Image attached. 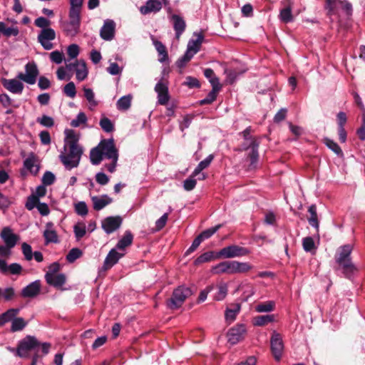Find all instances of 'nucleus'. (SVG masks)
<instances>
[{
  "instance_id": "f257e3e1",
  "label": "nucleus",
  "mask_w": 365,
  "mask_h": 365,
  "mask_svg": "<svg viewBox=\"0 0 365 365\" xmlns=\"http://www.w3.org/2000/svg\"><path fill=\"white\" fill-rule=\"evenodd\" d=\"M353 250L351 245H344L338 248L334 256L336 271H340L344 277L351 279L358 272V269L351 260Z\"/></svg>"
},
{
  "instance_id": "f03ea898",
  "label": "nucleus",
  "mask_w": 365,
  "mask_h": 365,
  "mask_svg": "<svg viewBox=\"0 0 365 365\" xmlns=\"http://www.w3.org/2000/svg\"><path fill=\"white\" fill-rule=\"evenodd\" d=\"M252 269L248 262L237 261H224L212 267L211 272L215 274L245 273Z\"/></svg>"
},
{
  "instance_id": "7ed1b4c3",
  "label": "nucleus",
  "mask_w": 365,
  "mask_h": 365,
  "mask_svg": "<svg viewBox=\"0 0 365 365\" xmlns=\"http://www.w3.org/2000/svg\"><path fill=\"white\" fill-rule=\"evenodd\" d=\"M67 147L68 148L67 153H62L59 158L66 169L71 170L78 166L83 150L80 146H76L73 144Z\"/></svg>"
},
{
  "instance_id": "20e7f679",
  "label": "nucleus",
  "mask_w": 365,
  "mask_h": 365,
  "mask_svg": "<svg viewBox=\"0 0 365 365\" xmlns=\"http://www.w3.org/2000/svg\"><path fill=\"white\" fill-rule=\"evenodd\" d=\"M68 21L61 23V29L66 36L74 37L80 31L81 13L69 11Z\"/></svg>"
},
{
  "instance_id": "39448f33",
  "label": "nucleus",
  "mask_w": 365,
  "mask_h": 365,
  "mask_svg": "<svg viewBox=\"0 0 365 365\" xmlns=\"http://www.w3.org/2000/svg\"><path fill=\"white\" fill-rule=\"evenodd\" d=\"M192 294L190 288L185 286H179L173 292L171 297L166 301V305L170 309H177L180 308L185 299Z\"/></svg>"
},
{
  "instance_id": "423d86ee",
  "label": "nucleus",
  "mask_w": 365,
  "mask_h": 365,
  "mask_svg": "<svg viewBox=\"0 0 365 365\" xmlns=\"http://www.w3.org/2000/svg\"><path fill=\"white\" fill-rule=\"evenodd\" d=\"M40 346V342L33 336L28 335L21 339L16 349V355L21 358L29 356V351L36 350Z\"/></svg>"
},
{
  "instance_id": "0eeeda50",
  "label": "nucleus",
  "mask_w": 365,
  "mask_h": 365,
  "mask_svg": "<svg viewBox=\"0 0 365 365\" xmlns=\"http://www.w3.org/2000/svg\"><path fill=\"white\" fill-rule=\"evenodd\" d=\"M250 250L244 247L236 245L227 246L221 249L216 254V259L219 258H234L238 257L246 256L250 254Z\"/></svg>"
},
{
  "instance_id": "6e6552de",
  "label": "nucleus",
  "mask_w": 365,
  "mask_h": 365,
  "mask_svg": "<svg viewBox=\"0 0 365 365\" xmlns=\"http://www.w3.org/2000/svg\"><path fill=\"white\" fill-rule=\"evenodd\" d=\"M25 71L26 73H19L17 75V78L30 85L34 84L39 74L36 64L34 62L26 63Z\"/></svg>"
},
{
  "instance_id": "1a4fd4ad",
  "label": "nucleus",
  "mask_w": 365,
  "mask_h": 365,
  "mask_svg": "<svg viewBox=\"0 0 365 365\" xmlns=\"http://www.w3.org/2000/svg\"><path fill=\"white\" fill-rule=\"evenodd\" d=\"M98 146L102 152L103 157L108 159L118 160V153L115 148L113 139H104L102 140Z\"/></svg>"
},
{
  "instance_id": "9d476101",
  "label": "nucleus",
  "mask_w": 365,
  "mask_h": 365,
  "mask_svg": "<svg viewBox=\"0 0 365 365\" xmlns=\"http://www.w3.org/2000/svg\"><path fill=\"white\" fill-rule=\"evenodd\" d=\"M56 38V32L51 29H41L38 35V42L45 50H51L53 48V43L51 41Z\"/></svg>"
},
{
  "instance_id": "9b49d317",
  "label": "nucleus",
  "mask_w": 365,
  "mask_h": 365,
  "mask_svg": "<svg viewBox=\"0 0 365 365\" xmlns=\"http://www.w3.org/2000/svg\"><path fill=\"white\" fill-rule=\"evenodd\" d=\"M247 334V329L245 324H237L231 328L227 332L228 342L235 345L242 341Z\"/></svg>"
},
{
  "instance_id": "f8f14e48",
  "label": "nucleus",
  "mask_w": 365,
  "mask_h": 365,
  "mask_svg": "<svg viewBox=\"0 0 365 365\" xmlns=\"http://www.w3.org/2000/svg\"><path fill=\"white\" fill-rule=\"evenodd\" d=\"M270 345L272 353L277 361H279L282 357V351L284 349L283 341L281 335L274 331L272 333Z\"/></svg>"
},
{
  "instance_id": "ddd939ff",
  "label": "nucleus",
  "mask_w": 365,
  "mask_h": 365,
  "mask_svg": "<svg viewBox=\"0 0 365 365\" xmlns=\"http://www.w3.org/2000/svg\"><path fill=\"white\" fill-rule=\"evenodd\" d=\"M123 222L120 216H110L102 221V228L107 234H110L120 228Z\"/></svg>"
},
{
  "instance_id": "4468645a",
  "label": "nucleus",
  "mask_w": 365,
  "mask_h": 365,
  "mask_svg": "<svg viewBox=\"0 0 365 365\" xmlns=\"http://www.w3.org/2000/svg\"><path fill=\"white\" fill-rule=\"evenodd\" d=\"M117 250L118 249L116 248H113L110 250L104 260L101 268L102 270L107 271L110 269L125 255V253L124 252H118Z\"/></svg>"
},
{
  "instance_id": "2eb2a0df",
  "label": "nucleus",
  "mask_w": 365,
  "mask_h": 365,
  "mask_svg": "<svg viewBox=\"0 0 365 365\" xmlns=\"http://www.w3.org/2000/svg\"><path fill=\"white\" fill-rule=\"evenodd\" d=\"M115 24L113 20L107 19L100 31L101 37L105 41H111L115 36Z\"/></svg>"
},
{
  "instance_id": "dca6fc26",
  "label": "nucleus",
  "mask_w": 365,
  "mask_h": 365,
  "mask_svg": "<svg viewBox=\"0 0 365 365\" xmlns=\"http://www.w3.org/2000/svg\"><path fill=\"white\" fill-rule=\"evenodd\" d=\"M41 282L36 280L22 289L21 295L24 298H34L38 296L41 292Z\"/></svg>"
},
{
  "instance_id": "f3484780",
  "label": "nucleus",
  "mask_w": 365,
  "mask_h": 365,
  "mask_svg": "<svg viewBox=\"0 0 365 365\" xmlns=\"http://www.w3.org/2000/svg\"><path fill=\"white\" fill-rule=\"evenodd\" d=\"M66 67L68 69L75 68L76 78L79 81H83L88 76V70L84 61H76L74 63L67 64Z\"/></svg>"
},
{
  "instance_id": "a211bd4d",
  "label": "nucleus",
  "mask_w": 365,
  "mask_h": 365,
  "mask_svg": "<svg viewBox=\"0 0 365 365\" xmlns=\"http://www.w3.org/2000/svg\"><path fill=\"white\" fill-rule=\"evenodd\" d=\"M170 19L173 22V29L175 31V38L179 39L185 30V21L182 17L177 14H172Z\"/></svg>"
},
{
  "instance_id": "6ab92c4d",
  "label": "nucleus",
  "mask_w": 365,
  "mask_h": 365,
  "mask_svg": "<svg viewBox=\"0 0 365 365\" xmlns=\"http://www.w3.org/2000/svg\"><path fill=\"white\" fill-rule=\"evenodd\" d=\"M43 237L45 239V244L58 243V237L56 231L54 229V225L51 222L46 224V229L43 232Z\"/></svg>"
},
{
  "instance_id": "aec40b11",
  "label": "nucleus",
  "mask_w": 365,
  "mask_h": 365,
  "mask_svg": "<svg viewBox=\"0 0 365 365\" xmlns=\"http://www.w3.org/2000/svg\"><path fill=\"white\" fill-rule=\"evenodd\" d=\"M46 283L56 289H61L63 285L66 282V276L63 273H59L50 276L49 274L45 276Z\"/></svg>"
},
{
  "instance_id": "412c9836",
  "label": "nucleus",
  "mask_w": 365,
  "mask_h": 365,
  "mask_svg": "<svg viewBox=\"0 0 365 365\" xmlns=\"http://www.w3.org/2000/svg\"><path fill=\"white\" fill-rule=\"evenodd\" d=\"M162 9V3L159 0H148L145 4L140 6V11L146 15L150 13H157Z\"/></svg>"
},
{
  "instance_id": "4be33fe9",
  "label": "nucleus",
  "mask_w": 365,
  "mask_h": 365,
  "mask_svg": "<svg viewBox=\"0 0 365 365\" xmlns=\"http://www.w3.org/2000/svg\"><path fill=\"white\" fill-rule=\"evenodd\" d=\"M1 237L3 239L6 245L12 248L16 245L19 240L18 235L13 233L11 229L9 227H6L2 230Z\"/></svg>"
},
{
  "instance_id": "5701e85b",
  "label": "nucleus",
  "mask_w": 365,
  "mask_h": 365,
  "mask_svg": "<svg viewBox=\"0 0 365 365\" xmlns=\"http://www.w3.org/2000/svg\"><path fill=\"white\" fill-rule=\"evenodd\" d=\"M22 271V267L18 263H12L7 265L4 259H0V272L3 274L9 272L11 274H20Z\"/></svg>"
},
{
  "instance_id": "b1692460",
  "label": "nucleus",
  "mask_w": 365,
  "mask_h": 365,
  "mask_svg": "<svg viewBox=\"0 0 365 365\" xmlns=\"http://www.w3.org/2000/svg\"><path fill=\"white\" fill-rule=\"evenodd\" d=\"M283 4L285 7L280 11L279 17L282 22L287 24L292 22L294 19L292 14V3L291 0H284Z\"/></svg>"
},
{
  "instance_id": "393cba45",
  "label": "nucleus",
  "mask_w": 365,
  "mask_h": 365,
  "mask_svg": "<svg viewBox=\"0 0 365 365\" xmlns=\"http://www.w3.org/2000/svg\"><path fill=\"white\" fill-rule=\"evenodd\" d=\"M93 207L95 210L99 211L112 202V198L107 195L101 196H93L91 197Z\"/></svg>"
},
{
  "instance_id": "a878e982",
  "label": "nucleus",
  "mask_w": 365,
  "mask_h": 365,
  "mask_svg": "<svg viewBox=\"0 0 365 365\" xmlns=\"http://www.w3.org/2000/svg\"><path fill=\"white\" fill-rule=\"evenodd\" d=\"M4 86L10 92L16 94H21L24 90V84L17 79L6 80Z\"/></svg>"
},
{
  "instance_id": "bb28decb",
  "label": "nucleus",
  "mask_w": 365,
  "mask_h": 365,
  "mask_svg": "<svg viewBox=\"0 0 365 365\" xmlns=\"http://www.w3.org/2000/svg\"><path fill=\"white\" fill-rule=\"evenodd\" d=\"M133 240V235L130 231L127 230L125 232L123 237L115 245L116 249L120 252H124L125 249L131 245Z\"/></svg>"
},
{
  "instance_id": "cd10ccee",
  "label": "nucleus",
  "mask_w": 365,
  "mask_h": 365,
  "mask_svg": "<svg viewBox=\"0 0 365 365\" xmlns=\"http://www.w3.org/2000/svg\"><path fill=\"white\" fill-rule=\"evenodd\" d=\"M20 312L18 308H11L6 310L5 312L0 314V327L4 326L6 323L12 322Z\"/></svg>"
},
{
  "instance_id": "c85d7f7f",
  "label": "nucleus",
  "mask_w": 365,
  "mask_h": 365,
  "mask_svg": "<svg viewBox=\"0 0 365 365\" xmlns=\"http://www.w3.org/2000/svg\"><path fill=\"white\" fill-rule=\"evenodd\" d=\"M250 146H251V152L249 154V158L250 160V166H255V164L258 161L259 158V153H258V148H259V142L255 140L252 139L250 142Z\"/></svg>"
},
{
  "instance_id": "c756f323",
  "label": "nucleus",
  "mask_w": 365,
  "mask_h": 365,
  "mask_svg": "<svg viewBox=\"0 0 365 365\" xmlns=\"http://www.w3.org/2000/svg\"><path fill=\"white\" fill-rule=\"evenodd\" d=\"M24 165L25 168L34 175H36L39 170L38 167L36 165V156L34 153H31L24 161Z\"/></svg>"
},
{
  "instance_id": "7c9ffc66",
  "label": "nucleus",
  "mask_w": 365,
  "mask_h": 365,
  "mask_svg": "<svg viewBox=\"0 0 365 365\" xmlns=\"http://www.w3.org/2000/svg\"><path fill=\"white\" fill-rule=\"evenodd\" d=\"M240 304H234L231 305L230 308H227L225 313V317L227 322L229 323L232 322L235 320L237 314L240 311Z\"/></svg>"
},
{
  "instance_id": "2f4dec72",
  "label": "nucleus",
  "mask_w": 365,
  "mask_h": 365,
  "mask_svg": "<svg viewBox=\"0 0 365 365\" xmlns=\"http://www.w3.org/2000/svg\"><path fill=\"white\" fill-rule=\"evenodd\" d=\"M221 88L222 87H212V90L207 94V97L198 102L199 105L203 106L212 103L216 100L217 93L221 90Z\"/></svg>"
},
{
  "instance_id": "473e14b6",
  "label": "nucleus",
  "mask_w": 365,
  "mask_h": 365,
  "mask_svg": "<svg viewBox=\"0 0 365 365\" xmlns=\"http://www.w3.org/2000/svg\"><path fill=\"white\" fill-rule=\"evenodd\" d=\"M65 133L66 135L64 146L65 150H66L67 146H71L73 144V145L79 146L78 144V137L73 130H66Z\"/></svg>"
},
{
  "instance_id": "72a5a7b5",
  "label": "nucleus",
  "mask_w": 365,
  "mask_h": 365,
  "mask_svg": "<svg viewBox=\"0 0 365 365\" xmlns=\"http://www.w3.org/2000/svg\"><path fill=\"white\" fill-rule=\"evenodd\" d=\"M214 159V155H209L205 159L200 161L192 172V176H197L205 168H208Z\"/></svg>"
},
{
  "instance_id": "f704fd0d",
  "label": "nucleus",
  "mask_w": 365,
  "mask_h": 365,
  "mask_svg": "<svg viewBox=\"0 0 365 365\" xmlns=\"http://www.w3.org/2000/svg\"><path fill=\"white\" fill-rule=\"evenodd\" d=\"M28 324V322L22 317H14L11 324V331L16 332L22 331Z\"/></svg>"
},
{
  "instance_id": "c9c22d12",
  "label": "nucleus",
  "mask_w": 365,
  "mask_h": 365,
  "mask_svg": "<svg viewBox=\"0 0 365 365\" xmlns=\"http://www.w3.org/2000/svg\"><path fill=\"white\" fill-rule=\"evenodd\" d=\"M154 45H155V47L160 56V58H159V61L161 62V63H163L166 61L168 60V52H167V49H166V47L165 46V45L159 41H154L153 42Z\"/></svg>"
},
{
  "instance_id": "e433bc0d",
  "label": "nucleus",
  "mask_w": 365,
  "mask_h": 365,
  "mask_svg": "<svg viewBox=\"0 0 365 365\" xmlns=\"http://www.w3.org/2000/svg\"><path fill=\"white\" fill-rule=\"evenodd\" d=\"M274 320V316L273 314L259 315L254 318L253 324L255 326L262 327L272 322Z\"/></svg>"
},
{
  "instance_id": "4c0bfd02",
  "label": "nucleus",
  "mask_w": 365,
  "mask_h": 365,
  "mask_svg": "<svg viewBox=\"0 0 365 365\" xmlns=\"http://www.w3.org/2000/svg\"><path fill=\"white\" fill-rule=\"evenodd\" d=\"M103 158V155L98 145L91 149L90 152V160L93 165H99Z\"/></svg>"
},
{
  "instance_id": "58836bf2",
  "label": "nucleus",
  "mask_w": 365,
  "mask_h": 365,
  "mask_svg": "<svg viewBox=\"0 0 365 365\" xmlns=\"http://www.w3.org/2000/svg\"><path fill=\"white\" fill-rule=\"evenodd\" d=\"M324 143L339 157H343L344 153L339 145L333 140L329 138L323 139Z\"/></svg>"
},
{
  "instance_id": "ea45409f",
  "label": "nucleus",
  "mask_w": 365,
  "mask_h": 365,
  "mask_svg": "<svg viewBox=\"0 0 365 365\" xmlns=\"http://www.w3.org/2000/svg\"><path fill=\"white\" fill-rule=\"evenodd\" d=\"M308 212L310 217H308L309 224L317 229L319 228V220L317 213V207L315 205H312L308 208Z\"/></svg>"
},
{
  "instance_id": "a19ab883",
  "label": "nucleus",
  "mask_w": 365,
  "mask_h": 365,
  "mask_svg": "<svg viewBox=\"0 0 365 365\" xmlns=\"http://www.w3.org/2000/svg\"><path fill=\"white\" fill-rule=\"evenodd\" d=\"M204 76L209 80L212 87H222L219 78L215 76L212 68H205Z\"/></svg>"
},
{
  "instance_id": "79ce46f5",
  "label": "nucleus",
  "mask_w": 365,
  "mask_h": 365,
  "mask_svg": "<svg viewBox=\"0 0 365 365\" xmlns=\"http://www.w3.org/2000/svg\"><path fill=\"white\" fill-rule=\"evenodd\" d=\"M132 96L127 95L121 97L116 103L117 108L120 110H127L131 106Z\"/></svg>"
},
{
  "instance_id": "37998d69",
  "label": "nucleus",
  "mask_w": 365,
  "mask_h": 365,
  "mask_svg": "<svg viewBox=\"0 0 365 365\" xmlns=\"http://www.w3.org/2000/svg\"><path fill=\"white\" fill-rule=\"evenodd\" d=\"M275 302L274 301H267L259 303L255 307V311L259 313L270 312L274 309Z\"/></svg>"
},
{
  "instance_id": "c03bdc74",
  "label": "nucleus",
  "mask_w": 365,
  "mask_h": 365,
  "mask_svg": "<svg viewBox=\"0 0 365 365\" xmlns=\"http://www.w3.org/2000/svg\"><path fill=\"white\" fill-rule=\"evenodd\" d=\"M216 258L215 253L212 251L207 252L200 255L194 262L195 265H199L200 264L208 262Z\"/></svg>"
},
{
  "instance_id": "a18cd8bd",
  "label": "nucleus",
  "mask_w": 365,
  "mask_h": 365,
  "mask_svg": "<svg viewBox=\"0 0 365 365\" xmlns=\"http://www.w3.org/2000/svg\"><path fill=\"white\" fill-rule=\"evenodd\" d=\"M16 297V292L13 287H6L4 289L0 288V298H3L5 301H11Z\"/></svg>"
},
{
  "instance_id": "49530a36",
  "label": "nucleus",
  "mask_w": 365,
  "mask_h": 365,
  "mask_svg": "<svg viewBox=\"0 0 365 365\" xmlns=\"http://www.w3.org/2000/svg\"><path fill=\"white\" fill-rule=\"evenodd\" d=\"M83 255V252L79 248H72L66 255V260L69 263L74 262Z\"/></svg>"
},
{
  "instance_id": "de8ad7c7",
  "label": "nucleus",
  "mask_w": 365,
  "mask_h": 365,
  "mask_svg": "<svg viewBox=\"0 0 365 365\" xmlns=\"http://www.w3.org/2000/svg\"><path fill=\"white\" fill-rule=\"evenodd\" d=\"M203 41V36L199 34L195 40H190L188 42L187 47L191 48L195 53H197L200 48V46Z\"/></svg>"
},
{
  "instance_id": "09e8293b",
  "label": "nucleus",
  "mask_w": 365,
  "mask_h": 365,
  "mask_svg": "<svg viewBox=\"0 0 365 365\" xmlns=\"http://www.w3.org/2000/svg\"><path fill=\"white\" fill-rule=\"evenodd\" d=\"M341 0H325L324 9L327 11L328 16H332L336 13V5Z\"/></svg>"
},
{
  "instance_id": "8fccbe9b",
  "label": "nucleus",
  "mask_w": 365,
  "mask_h": 365,
  "mask_svg": "<svg viewBox=\"0 0 365 365\" xmlns=\"http://www.w3.org/2000/svg\"><path fill=\"white\" fill-rule=\"evenodd\" d=\"M100 126L106 133H110L114 130L113 123L107 117H103L100 120Z\"/></svg>"
},
{
  "instance_id": "3c124183",
  "label": "nucleus",
  "mask_w": 365,
  "mask_h": 365,
  "mask_svg": "<svg viewBox=\"0 0 365 365\" xmlns=\"http://www.w3.org/2000/svg\"><path fill=\"white\" fill-rule=\"evenodd\" d=\"M73 232L77 240L81 239L86 232V225L83 222H78L73 227Z\"/></svg>"
},
{
  "instance_id": "603ef678",
  "label": "nucleus",
  "mask_w": 365,
  "mask_h": 365,
  "mask_svg": "<svg viewBox=\"0 0 365 365\" xmlns=\"http://www.w3.org/2000/svg\"><path fill=\"white\" fill-rule=\"evenodd\" d=\"M222 227V225L219 224L216 226L207 229L204 231H202L199 236L200 238L204 241L205 240L209 239L211 237L220 227Z\"/></svg>"
},
{
  "instance_id": "864d4df0",
  "label": "nucleus",
  "mask_w": 365,
  "mask_h": 365,
  "mask_svg": "<svg viewBox=\"0 0 365 365\" xmlns=\"http://www.w3.org/2000/svg\"><path fill=\"white\" fill-rule=\"evenodd\" d=\"M36 122L46 128H51L54 125L53 118L46 115L37 118Z\"/></svg>"
},
{
  "instance_id": "5fc2aeb1",
  "label": "nucleus",
  "mask_w": 365,
  "mask_h": 365,
  "mask_svg": "<svg viewBox=\"0 0 365 365\" xmlns=\"http://www.w3.org/2000/svg\"><path fill=\"white\" fill-rule=\"evenodd\" d=\"M63 93L68 97L73 98L76 95V86H75L74 83L73 82L68 83L63 87Z\"/></svg>"
},
{
  "instance_id": "6e6d98bb",
  "label": "nucleus",
  "mask_w": 365,
  "mask_h": 365,
  "mask_svg": "<svg viewBox=\"0 0 365 365\" xmlns=\"http://www.w3.org/2000/svg\"><path fill=\"white\" fill-rule=\"evenodd\" d=\"M87 121V117L83 112H80L76 118L73 119L71 122V125L73 128L80 126L81 124L86 123Z\"/></svg>"
},
{
  "instance_id": "4d7b16f0",
  "label": "nucleus",
  "mask_w": 365,
  "mask_h": 365,
  "mask_svg": "<svg viewBox=\"0 0 365 365\" xmlns=\"http://www.w3.org/2000/svg\"><path fill=\"white\" fill-rule=\"evenodd\" d=\"M39 199L38 196H34V195H31L28 197L26 202L25 204V207L27 210H31L34 207H36L38 204L39 203Z\"/></svg>"
},
{
  "instance_id": "13d9d810",
  "label": "nucleus",
  "mask_w": 365,
  "mask_h": 365,
  "mask_svg": "<svg viewBox=\"0 0 365 365\" xmlns=\"http://www.w3.org/2000/svg\"><path fill=\"white\" fill-rule=\"evenodd\" d=\"M21 250H22V252H23L25 259L27 261L31 260L33 258V254H34L32 252L31 246L30 245L27 244L26 242H24L21 245Z\"/></svg>"
},
{
  "instance_id": "bf43d9fd",
  "label": "nucleus",
  "mask_w": 365,
  "mask_h": 365,
  "mask_svg": "<svg viewBox=\"0 0 365 365\" xmlns=\"http://www.w3.org/2000/svg\"><path fill=\"white\" fill-rule=\"evenodd\" d=\"M227 294V286L226 284H221L218 287V292L215 296V299L221 301L225 298Z\"/></svg>"
},
{
  "instance_id": "052dcab7",
  "label": "nucleus",
  "mask_w": 365,
  "mask_h": 365,
  "mask_svg": "<svg viewBox=\"0 0 365 365\" xmlns=\"http://www.w3.org/2000/svg\"><path fill=\"white\" fill-rule=\"evenodd\" d=\"M34 24L38 28L46 29L50 28L51 21L45 17L41 16L35 19Z\"/></svg>"
},
{
  "instance_id": "680f3d73",
  "label": "nucleus",
  "mask_w": 365,
  "mask_h": 365,
  "mask_svg": "<svg viewBox=\"0 0 365 365\" xmlns=\"http://www.w3.org/2000/svg\"><path fill=\"white\" fill-rule=\"evenodd\" d=\"M303 249L306 252H311L315 248L314 242L312 237H307L302 240Z\"/></svg>"
},
{
  "instance_id": "e2e57ef3",
  "label": "nucleus",
  "mask_w": 365,
  "mask_h": 365,
  "mask_svg": "<svg viewBox=\"0 0 365 365\" xmlns=\"http://www.w3.org/2000/svg\"><path fill=\"white\" fill-rule=\"evenodd\" d=\"M195 176H192V174L183 182V187L187 191L193 190L197 184V181L194 179Z\"/></svg>"
},
{
  "instance_id": "0e129e2a",
  "label": "nucleus",
  "mask_w": 365,
  "mask_h": 365,
  "mask_svg": "<svg viewBox=\"0 0 365 365\" xmlns=\"http://www.w3.org/2000/svg\"><path fill=\"white\" fill-rule=\"evenodd\" d=\"M19 33L17 27H6L5 23H4V27L2 29V34L6 36H16Z\"/></svg>"
},
{
  "instance_id": "69168bd1",
  "label": "nucleus",
  "mask_w": 365,
  "mask_h": 365,
  "mask_svg": "<svg viewBox=\"0 0 365 365\" xmlns=\"http://www.w3.org/2000/svg\"><path fill=\"white\" fill-rule=\"evenodd\" d=\"M214 288H215L214 285L210 284V285L206 287L203 290H202L200 292L199 297L197 298V303H201V302H203L204 301H205V299H207V294L211 291H212Z\"/></svg>"
},
{
  "instance_id": "338daca9",
  "label": "nucleus",
  "mask_w": 365,
  "mask_h": 365,
  "mask_svg": "<svg viewBox=\"0 0 365 365\" xmlns=\"http://www.w3.org/2000/svg\"><path fill=\"white\" fill-rule=\"evenodd\" d=\"M76 212L81 215L85 216L88 214V207L84 202H79L75 205Z\"/></svg>"
},
{
  "instance_id": "774afa93",
  "label": "nucleus",
  "mask_w": 365,
  "mask_h": 365,
  "mask_svg": "<svg viewBox=\"0 0 365 365\" xmlns=\"http://www.w3.org/2000/svg\"><path fill=\"white\" fill-rule=\"evenodd\" d=\"M55 175L50 171H46L42 178V182L44 185H51L55 181Z\"/></svg>"
}]
</instances>
